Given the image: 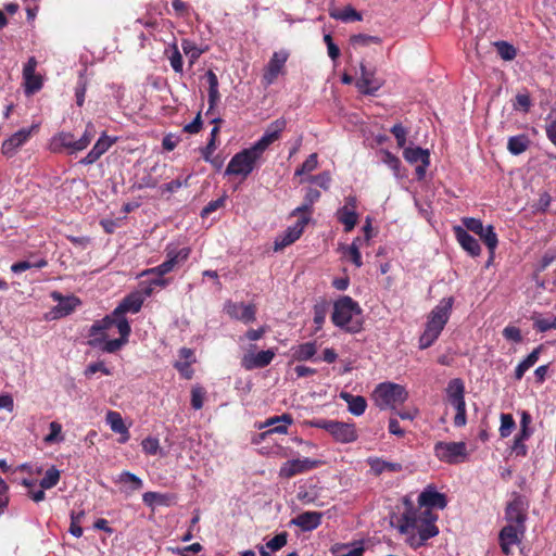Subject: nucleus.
Masks as SVG:
<instances>
[{
	"instance_id": "bb28decb",
	"label": "nucleus",
	"mask_w": 556,
	"mask_h": 556,
	"mask_svg": "<svg viewBox=\"0 0 556 556\" xmlns=\"http://www.w3.org/2000/svg\"><path fill=\"white\" fill-rule=\"evenodd\" d=\"M52 298L59 301V304L54 308L59 317L70 315L76 308V306L80 304V300L74 295L62 296L60 293L53 292Z\"/></svg>"
},
{
	"instance_id": "de8ad7c7",
	"label": "nucleus",
	"mask_w": 556,
	"mask_h": 556,
	"mask_svg": "<svg viewBox=\"0 0 556 556\" xmlns=\"http://www.w3.org/2000/svg\"><path fill=\"white\" fill-rule=\"evenodd\" d=\"M331 16L337 20H341L342 22H345V23L363 20L362 14L351 5L344 7L342 11H340L339 13H336V14H331Z\"/></svg>"
},
{
	"instance_id": "a878e982",
	"label": "nucleus",
	"mask_w": 556,
	"mask_h": 556,
	"mask_svg": "<svg viewBox=\"0 0 556 556\" xmlns=\"http://www.w3.org/2000/svg\"><path fill=\"white\" fill-rule=\"evenodd\" d=\"M63 149L70 150V153L80 151V149L77 148V140L72 132L61 131L52 137L50 150L54 153H60Z\"/></svg>"
},
{
	"instance_id": "8fccbe9b",
	"label": "nucleus",
	"mask_w": 556,
	"mask_h": 556,
	"mask_svg": "<svg viewBox=\"0 0 556 556\" xmlns=\"http://www.w3.org/2000/svg\"><path fill=\"white\" fill-rule=\"evenodd\" d=\"M495 47L498 55L505 61H511L517 55L516 48L507 41H497L495 42Z\"/></svg>"
},
{
	"instance_id": "c756f323",
	"label": "nucleus",
	"mask_w": 556,
	"mask_h": 556,
	"mask_svg": "<svg viewBox=\"0 0 556 556\" xmlns=\"http://www.w3.org/2000/svg\"><path fill=\"white\" fill-rule=\"evenodd\" d=\"M340 396L346 402L349 412L354 416H361L365 413L367 402L364 396L353 395L348 392H342Z\"/></svg>"
},
{
	"instance_id": "f8f14e48",
	"label": "nucleus",
	"mask_w": 556,
	"mask_h": 556,
	"mask_svg": "<svg viewBox=\"0 0 556 556\" xmlns=\"http://www.w3.org/2000/svg\"><path fill=\"white\" fill-rule=\"evenodd\" d=\"M224 311L231 319L248 325L255 321L257 308L253 303L245 304L243 302H232L229 300L225 303Z\"/></svg>"
},
{
	"instance_id": "9b49d317",
	"label": "nucleus",
	"mask_w": 556,
	"mask_h": 556,
	"mask_svg": "<svg viewBox=\"0 0 556 556\" xmlns=\"http://www.w3.org/2000/svg\"><path fill=\"white\" fill-rule=\"evenodd\" d=\"M256 345H251L250 350L241 358V367L245 370L261 369L267 367L276 356V348L253 352Z\"/></svg>"
},
{
	"instance_id": "dca6fc26",
	"label": "nucleus",
	"mask_w": 556,
	"mask_h": 556,
	"mask_svg": "<svg viewBox=\"0 0 556 556\" xmlns=\"http://www.w3.org/2000/svg\"><path fill=\"white\" fill-rule=\"evenodd\" d=\"M320 464V460H315L307 457L302 459H291L282 464L279 470V476L281 478L290 479L296 475L315 469L319 467Z\"/></svg>"
},
{
	"instance_id": "39448f33",
	"label": "nucleus",
	"mask_w": 556,
	"mask_h": 556,
	"mask_svg": "<svg viewBox=\"0 0 556 556\" xmlns=\"http://www.w3.org/2000/svg\"><path fill=\"white\" fill-rule=\"evenodd\" d=\"M313 428L327 431L336 442L348 444L358 439V433L353 422H344L325 418H315L308 421Z\"/></svg>"
},
{
	"instance_id": "72a5a7b5",
	"label": "nucleus",
	"mask_w": 556,
	"mask_h": 556,
	"mask_svg": "<svg viewBox=\"0 0 556 556\" xmlns=\"http://www.w3.org/2000/svg\"><path fill=\"white\" fill-rule=\"evenodd\" d=\"M190 254L189 248H182L179 250L176 249H169V247L166 248V260L164 261L165 265H167L168 269L172 271L175 266L180 263L185 262Z\"/></svg>"
},
{
	"instance_id": "4468645a",
	"label": "nucleus",
	"mask_w": 556,
	"mask_h": 556,
	"mask_svg": "<svg viewBox=\"0 0 556 556\" xmlns=\"http://www.w3.org/2000/svg\"><path fill=\"white\" fill-rule=\"evenodd\" d=\"M287 122L285 118H278L274 121L267 127L264 135L251 147L256 153H258V155L262 156L268 147L280 138L281 132L285 130Z\"/></svg>"
},
{
	"instance_id": "9d476101",
	"label": "nucleus",
	"mask_w": 556,
	"mask_h": 556,
	"mask_svg": "<svg viewBox=\"0 0 556 556\" xmlns=\"http://www.w3.org/2000/svg\"><path fill=\"white\" fill-rule=\"evenodd\" d=\"M289 52L285 49L275 51L263 71L262 84L265 87L273 85L279 75L286 73V63L289 59Z\"/></svg>"
},
{
	"instance_id": "6e6d98bb",
	"label": "nucleus",
	"mask_w": 556,
	"mask_h": 556,
	"mask_svg": "<svg viewBox=\"0 0 556 556\" xmlns=\"http://www.w3.org/2000/svg\"><path fill=\"white\" fill-rule=\"evenodd\" d=\"M545 132L548 140L556 147V111H552L546 119Z\"/></svg>"
},
{
	"instance_id": "3c124183",
	"label": "nucleus",
	"mask_w": 556,
	"mask_h": 556,
	"mask_svg": "<svg viewBox=\"0 0 556 556\" xmlns=\"http://www.w3.org/2000/svg\"><path fill=\"white\" fill-rule=\"evenodd\" d=\"M501 426H500V435L502 438H507L511 434L514 429L516 428V422L514 417L510 414H501Z\"/></svg>"
},
{
	"instance_id": "aec40b11",
	"label": "nucleus",
	"mask_w": 556,
	"mask_h": 556,
	"mask_svg": "<svg viewBox=\"0 0 556 556\" xmlns=\"http://www.w3.org/2000/svg\"><path fill=\"white\" fill-rule=\"evenodd\" d=\"M418 505V508L431 509L435 507L444 509L447 505V500L445 494L438 492L433 486L429 485L419 494Z\"/></svg>"
},
{
	"instance_id": "f704fd0d",
	"label": "nucleus",
	"mask_w": 556,
	"mask_h": 556,
	"mask_svg": "<svg viewBox=\"0 0 556 556\" xmlns=\"http://www.w3.org/2000/svg\"><path fill=\"white\" fill-rule=\"evenodd\" d=\"M530 139L527 135L513 136L508 139L507 149L514 155H519L530 147Z\"/></svg>"
},
{
	"instance_id": "69168bd1",
	"label": "nucleus",
	"mask_w": 556,
	"mask_h": 556,
	"mask_svg": "<svg viewBox=\"0 0 556 556\" xmlns=\"http://www.w3.org/2000/svg\"><path fill=\"white\" fill-rule=\"evenodd\" d=\"M456 409L454 417L455 427H463L466 425V403L465 401L452 405Z\"/></svg>"
},
{
	"instance_id": "4d7b16f0",
	"label": "nucleus",
	"mask_w": 556,
	"mask_h": 556,
	"mask_svg": "<svg viewBox=\"0 0 556 556\" xmlns=\"http://www.w3.org/2000/svg\"><path fill=\"white\" fill-rule=\"evenodd\" d=\"M25 80V91L27 93H35L40 90L42 87V78L40 75L34 74L31 76L24 77Z\"/></svg>"
},
{
	"instance_id": "680f3d73",
	"label": "nucleus",
	"mask_w": 556,
	"mask_h": 556,
	"mask_svg": "<svg viewBox=\"0 0 556 556\" xmlns=\"http://www.w3.org/2000/svg\"><path fill=\"white\" fill-rule=\"evenodd\" d=\"M343 249L344 255L348 256L356 267H361L363 265L361 251L355 244H350Z\"/></svg>"
},
{
	"instance_id": "f3484780",
	"label": "nucleus",
	"mask_w": 556,
	"mask_h": 556,
	"mask_svg": "<svg viewBox=\"0 0 556 556\" xmlns=\"http://www.w3.org/2000/svg\"><path fill=\"white\" fill-rule=\"evenodd\" d=\"M308 224V216L299 218L294 226L288 227L287 230L276 238L275 251L282 250L283 248L295 242L303 233L304 227Z\"/></svg>"
},
{
	"instance_id": "20e7f679",
	"label": "nucleus",
	"mask_w": 556,
	"mask_h": 556,
	"mask_svg": "<svg viewBox=\"0 0 556 556\" xmlns=\"http://www.w3.org/2000/svg\"><path fill=\"white\" fill-rule=\"evenodd\" d=\"M113 327L117 329L119 338L108 340L109 331L111 329H104L93 333L92 325L88 330V344L92 348H99L106 353H115L119 351L128 342L131 328L127 319L119 320L118 324H114Z\"/></svg>"
},
{
	"instance_id": "4be33fe9",
	"label": "nucleus",
	"mask_w": 556,
	"mask_h": 556,
	"mask_svg": "<svg viewBox=\"0 0 556 556\" xmlns=\"http://www.w3.org/2000/svg\"><path fill=\"white\" fill-rule=\"evenodd\" d=\"M114 142L115 139H112L103 132L88 154L79 161V164L91 165L96 163L114 144Z\"/></svg>"
},
{
	"instance_id": "58836bf2",
	"label": "nucleus",
	"mask_w": 556,
	"mask_h": 556,
	"mask_svg": "<svg viewBox=\"0 0 556 556\" xmlns=\"http://www.w3.org/2000/svg\"><path fill=\"white\" fill-rule=\"evenodd\" d=\"M142 501L150 507H153L154 505L168 506L170 504L172 496L169 494L149 491L142 495Z\"/></svg>"
},
{
	"instance_id": "0e129e2a",
	"label": "nucleus",
	"mask_w": 556,
	"mask_h": 556,
	"mask_svg": "<svg viewBox=\"0 0 556 556\" xmlns=\"http://www.w3.org/2000/svg\"><path fill=\"white\" fill-rule=\"evenodd\" d=\"M50 433L45 438V442L53 443L58 441H62V425L58 421H52L49 425Z\"/></svg>"
},
{
	"instance_id": "f03ea898",
	"label": "nucleus",
	"mask_w": 556,
	"mask_h": 556,
	"mask_svg": "<svg viewBox=\"0 0 556 556\" xmlns=\"http://www.w3.org/2000/svg\"><path fill=\"white\" fill-rule=\"evenodd\" d=\"M453 304V296L443 298L429 313L425 331L419 338L421 350L430 348L437 341L450 319Z\"/></svg>"
},
{
	"instance_id": "7ed1b4c3",
	"label": "nucleus",
	"mask_w": 556,
	"mask_h": 556,
	"mask_svg": "<svg viewBox=\"0 0 556 556\" xmlns=\"http://www.w3.org/2000/svg\"><path fill=\"white\" fill-rule=\"evenodd\" d=\"M362 314L359 304L349 295L340 296L333 303L331 321L334 326L350 333H357L363 328V323L358 318Z\"/></svg>"
},
{
	"instance_id": "ea45409f",
	"label": "nucleus",
	"mask_w": 556,
	"mask_h": 556,
	"mask_svg": "<svg viewBox=\"0 0 556 556\" xmlns=\"http://www.w3.org/2000/svg\"><path fill=\"white\" fill-rule=\"evenodd\" d=\"M48 265V261L45 257L37 258L35 261H21L11 265V270L15 274L23 273L25 270L37 268L41 269Z\"/></svg>"
},
{
	"instance_id": "a211bd4d",
	"label": "nucleus",
	"mask_w": 556,
	"mask_h": 556,
	"mask_svg": "<svg viewBox=\"0 0 556 556\" xmlns=\"http://www.w3.org/2000/svg\"><path fill=\"white\" fill-rule=\"evenodd\" d=\"M526 528L508 523L503 527L498 534V541L502 552L505 555L511 554V546L520 542L519 535H523Z\"/></svg>"
},
{
	"instance_id": "a19ab883",
	"label": "nucleus",
	"mask_w": 556,
	"mask_h": 556,
	"mask_svg": "<svg viewBox=\"0 0 556 556\" xmlns=\"http://www.w3.org/2000/svg\"><path fill=\"white\" fill-rule=\"evenodd\" d=\"M106 424L115 433H127V427L122 418V415L115 410H109L105 416Z\"/></svg>"
},
{
	"instance_id": "2eb2a0df",
	"label": "nucleus",
	"mask_w": 556,
	"mask_h": 556,
	"mask_svg": "<svg viewBox=\"0 0 556 556\" xmlns=\"http://www.w3.org/2000/svg\"><path fill=\"white\" fill-rule=\"evenodd\" d=\"M38 129V125H31L28 128H22L14 132L10 138L5 139L1 144V152L7 157L15 155L17 150L24 146L31 137L33 132Z\"/></svg>"
},
{
	"instance_id": "864d4df0",
	"label": "nucleus",
	"mask_w": 556,
	"mask_h": 556,
	"mask_svg": "<svg viewBox=\"0 0 556 556\" xmlns=\"http://www.w3.org/2000/svg\"><path fill=\"white\" fill-rule=\"evenodd\" d=\"M318 165V155L317 153H312L307 156V159L295 169L294 175L301 176L307 173H311L317 168Z\"/></svg>"
},
{
	"instance_id": "5fc2aeb1",
	"label": "nucleus",
	"mask_w": 556,
	"mask_h": 556,
	"mask_svg": "<svg viewBox=\"0 0 556 556\" xmlns=\"http://www.w3.org/2000/svg\"><path fill=\"white\" fill-rule=\"evenodd\" d=\"M118 481L122 483H129L131 491L140 490L143 485L142 480L129 471H123L119 475Z\"/></svg>"
},
{
	"instance_id": "c85d7f7f",
	"label": "nucleus",
	"mask_w": 556,
	"mask_h": 556,
	"mask_svg": "<svg viewBox=\"0 0 556 556\" xmlns=\"http://www.w3.org/2000/svg\"><path fill=\"white\" fill-rule=\"evenodd\" d=\"M446 395L451 405L465 401V386L463 380L459 378L450 380L446 388Z\"/></svg>"
},
{
	"instance_id": "bf43d9fd",
	"label": "nucleus",
	"mask_w": 556,
	"mask_h": 556,
	"mask_svg": "<svg viewBox=\"0 0 556 556\" xmlns=\"http://www.w3.org/2000/svg\"><path fill=\"white\" fill-rule=\"evenodd\" d=\"M531 105L532 102L528 92L518 93L513 103L515 110L523 111L525 113L530 111Z\"/></svg>"
},
{
	"instance_id": "2f4dec72",
	"label": "nucleus",
	"mask_w": 556,
	"mask_h": 556,
	"mask_svg": "<svg viewBox=\"0 0 556 556\" xmlns=\"http://www.w3.org/2000/svg\"><path fill=\"white\" fill-rule=\"evenodd\" d=\"M403 156L410 164H415L418 162L424 163L426 165L430 164L429 150L422 149L420 147L405 148L404 152H403Z\"/></svg>"
},
{
	"instance_id": "c9c22d12",
	"label": "nucleus",
	"mask_w": 556,
	"mask_h": 556,
	"mask_svg": "<svg viewBox=\"0 0 556 556\" xmlns=\"http://www.w3.org/2000/svg\"><path fill=\"white\" fill-rule=\"evenodd\" d=\"M205 77L208 84V105L210 109H213L220 98L218 91V78L217 75L212 70H208L206 72Z\"/></svg>"
},
{
	"instance_id": "423d86ee",
	"label": "nucleus",
	"mask_w": 556,
	"mask_h": 556,
	"mask_svg": "<svg viewBox=\"0 0 556 556\" xmlns=\"http://www.w3.org/2000/svg\"><path fill=\"white\" fill-rule=\"evenodd\" d=\"M143 304V298L139 294H130L127 295L110 314L106 315L104 318L100 320H96L93 323V333L96 331H101L104 329H112L114 324H118L122 319H127L125 317V314L130 313H138Z\"/></svg>"
},
{
	"instance_id": "412c9836",
	"label": "nucleus",
	"mask_w": 556,
	"mask_h": 556,
	"mask_svg": "<svg viewBox=\"0 0 556 556\" xmlns=\"http://www.w3.org/2000/svg\"><path fill=\"white\" fill-rule=\"evenodd\" d=\"M382 80L375 76V72L361 64V77L356 83L358 90L364 94H375L381 87Z\"/></svg>"
},
{
	"instance_id": "6ab92c4d",
	"label": "nucleus",
	"mask_w": 556,
	"mask_h": 556,
	"mask_svg": "<svg viewBox=\"0 0 556 556\" xmlns=\"http://www.w3.org/2000/svg\"><path fill=\"white\" fill-rule=\"evenodd\" d=\"M293 424V417L290 414H282L280 416H273L268 419H266L263 424L258 426V429L271 427L265 432H263L261 435L262 438H266L267 435L279 433V434H287L288 433V427Z\"/></svg>"
},
{
	"instance_id": "37998d69",
	"label": "nucleus",
	"mask_w": 556,
	"mask_h": 556,
	"mask_svg": "<svg viewBox=\"0 0 556 556\" xmlns=\"http://www.w3.org/2000/svg\"><path fill=\"white\" fill-rule=\"evenodd\" d=\"M314 313V324H315V331H319L326 320V316L328 313V304L326 301H321L319 303H316L313 307Z\"/></svg>"
},
{
	"instance_id": "7c9ffc66",
	"label": "nucleus",
	"mask_w": 556,
	"mask_h": 556,
	"mask_svg": "<svg viewBox=\"0 0 556 556\" xmlns=\"http://www.w3.org/2000/svg\"><path fill=\"white\" fill-rule=\"evenodd\" d=\"M337 219L344 226V231L350 232L354 229L358 220V214L349 206L340 207L336 213Z\"/></svg>"
},
{
	"instance_id": "338daca9",
	"label": "nucleus",
	"mask_w": 556,
	"mask_h": 556,
	"mask_svg": "<svg viewBox=\"0 0 556 556\" xmlns=\"http://www.w3.org/2000/svg\"><path fill=\"white\" fill-rule=\"evenodd\" d=\"M205 391L201 387H194L191 390V406L194 409H201L203 407Z\"/></svg>"
},
{
	"instance_id": "13d9d810",
	"label": "nucleus",
	"mask_w": 556,
	"mask_h": 556,
	"mask_svg": "<svg viewBox=\"0 0 556 556\" xmlns=\"http://www.w3.org/2000/svg\"><path fill=\"white\" fill-rule=\"evenodd\" d=\"M288 541V532L283 531L278 534H276L273 539H270L266 543V547L269 548L273 552L281 549Z\"/></svg>"
},
{
	"instance_id": "0eeeda50",
	"label": "nucleus",
	"mask_w": 556,
	"mask_h": 556,
	"mask_svg": "<svg viewBox=\"0 0 556 556\" xmlns=\"http://www.w3.org/2000/svg\"><path fill=\"white\" fill-rule=\"evenodd\" d=\"M372 396L380 409H387L403 404L408 397V392L401 384L382 382L376 387Z\"/></svg>"
},
{
	"instance_id": "774afa93",
	"label": "nucleus",
	"mask_w": 556,
	"mask_h": 556,
	"mask_svg": "<svg viewBox=\"0 0 556 556\" xmlns=\"http://www.w3.org/2000/svg\"><path fill=\"white\" fill-rule=\"evenodd\" d=\"M142 450L148 455H155L160 450V441L156 438L148 437L141 442Z\"/></svg>"
},
{
	"instance_id": "6e6552de",
	"label": "nucleus",
	"mask_w": 556,
	"mask_h": 556,
	"mask_svg": "<svg viewBox=\"0 0 556 556\" xmlns=\"http://www.w3.org/2000/svg\"><path fill=\"white\" fill-rule=\"evenodd\" d=\"M262 156L252 147L236 153L227 165L226 175H241L247 178L255 168Z\"/></svg>"
},
{
	"instance_id": "c03bdc74",
	"label": "nucleus",
	"mask_w": 556,
	"mask_h": 556,
	"mask_svg": "<svg viewBox=\"0 0 556 556\" xmlns=\"http://www.w3.org/2000/svg\"><path fill=\"white\" fill-rule=\"evenodd\" d=\"M531 319L533 320V327L539 332L556 329V315L553 318H544L540 314H534Z\"/></svg>"
},
{
	"instance_id": "e2e57ef3",
	"label": "nucleus",
	"mask_w": 556,
	"mask_h": 556,
	"mask_svg": "<svg viewBox=\"0 0 556 556\" xmlns=\"http://www.w3.org/2000/svg\"><path fill=\"white\" fill-rule=\"evenodd\" d=\"M462 222L465 230L472 231L476 235L483 232V224L480 219L473 217H464Z\"/></svg>"
},
{
	"instance_id": "052dcab7",
	"label": "nucleus",
	"mask_w": 556,
	"mask_h": 556,
	"mask_svg": "<svg viewBox=\"0 0 556 556\" xmlns=\"http://www.w3.org/2000/svg\"><path fill=\"white\" fill-rule=\"evenodd\" d=\"M390 131L395 137L397 146L404 148L406 144L407 129L401 123H397L392 126Z\"/></svg>"
},
{
	"instance_id": "5701e85b",
	"label": "nucleus",
	"mask_w": 556,
	"mask_h": 556,
	"mask_svg": "<svg viewBox=\"0 0 556 556\" xmlns=\"http://www.w3.org/2000/svg\"><path fill=\"white\" fill-rule=\"evenodd\" d=\"M324 513L321 511H303L291 519L290 523L296 526L303 532H311L321 525Z\"/></svg>"
},
{
	"instance_id": "393cba45",
	"label": "nucleus",
	"mask_w": 556,
	"mask_h": 556,
	"mask_svg": "<svg viewBox=\"0 0 556 556\" xmlns=\"http://www.w3.org/2000/svg\"><path fill=\"white\" fill-rule=\"evenodd\" d=\"M505 518L511 525L515 523L516 526L526 528L525 522L527 519V514L523 501L520 496L515 497L511 502L508 503L505 509Z\"/></svg>"
},
{
	"instance_id": "09e8293b",
	"label": "nucleus",
	"mask_w": 556,
	"mask_h": 556,
	"mask_svg": "<svg viewBox=\"0 0 556 556\" xmlns=\"http://www.w3.org/2000/svg\"><path fill=\"white\" fill-rule=\"evenodd\" d=\"M60 477H61V473H60L59 469H56L55 467L49 468L46 471L45 477L40 480V488L41 489H51V488L55 486L60 481Z\"/></svg>"
},
{
	"instance_id": "79ce46f5",
	"label": "nucleus",
	"mask_w": 556,
	"mask_h": 556,
	"mask_svg": "<svg viewBox=\"0 0 556 556\" xmlns=\"http://www.w3.org/2000/svg\"><path fill=\"white\" fill-rule=\"evenodd\" d=\"M478 236L484 242L491 255H493L498 243L497 235L494 230V227L492 225H489L486 227L483 226V232L478 233Z\"/></svg>"
},
{
	"instance_id": "4c0bfd02",
	"label": "nucleus",
	"mask_w": 556,
	"mask_h": 556,
	"mask_svg": "<svg viewBox=\"0 0 556 556\" xmlns=\"http://www.w3.org/2000/svg\"><path fill=\"white\" fill-rule=\"evenodd\" d=\"M168 52H170V54L168 55V60L172 68L174 70L175 73L182 74L184 61L176 40H174V42L170 43L168 48L165 50L166 54Z\"/></svg>"
},
{
	"instance_id": "e433bc0d",
	"label": "nucleus",
	"mask_w": 556,
	"mask_h": 556,
	"mask_svg": "<svg viewBox=\"0 0 556 556\" xmlns=\"http://www.w3.org/2000/svg\"><path fill=\"white\" fill-rule=\"evenodd\" d=\"M317 352L315 342H305L293 349V358L299 362L308 361Z\"/></svg>"
},
{
	"instance_id": "603ef678",
	"label": "nucleus",
	"mask_w": 556,
	"mask_h": 556,
	"mask_svg": "<svg viewBox=\"0 0 556 556\" xmlns=\"http://www.w3.org/2000/svg\"><path fill=\"white\" fill-rule=\"evenodd\" d=\"M96 134L97 130L94 125L91 122H89L86 125L83 136L79 139H77V148L80 149V151L85 150L91 143Z\"/></svg>"
},
{
	"instance_id": "473e14b6",
	"label": "nucleus",
	"mask_w": 556,
	"mask_h": 556,
	"mask_svg": "<svg viewBox=\"0 0 556 556\" xmlns=\"http://www.w3.org/2000/svg\"><path fill=\"white\" fill-rule=\"evenodd\" d=\"M364 552L362 541L353 544H337L331 548L333 556H362Z\"/></svg>"
},
{
	"instance_id": "a18cd8bd",
	"label": "nucleus",
	"mask_w": 556,
	"mask_h": 556,
	"mask_svg": "<svg viewBox=\"0 0 556 556\" xmlns=\"http://www.w3.org/2000/svg\"><path fill=\"white\" fill-rule=\"evenodd\" d=\"M181 48L184 53L188 56L190 65H192L203 53V50L198 48V46L189 39L181 40Z\"/></svg>"
},
{
	"instance_id": "cd10ccee",
	"label": "nucleus",
	"mask_w": 556,
	"mask_h": 556,
	"mask_svg": "<svg viewBox=\"0 0 556 556\" xmlns=\"http://www.w3.org/2000/svg\"><path fill=\"white\" fill-rule=\"evenodd\" d=\"M367 463L370 467V470L375 476H380L381 473L388 472H400L403 469L402 464L383 460L379 457H369Z\"/></svg>"
},
{
	"instance_id": "ddd939ff",
	"label": "nucleus",
	"mask_w": 556,
	"mask_h": 556,
	"mask_svg": "<svg viewBox=\"0 0 556 556\" xmlns=\"http://www.w3.org/2000/svg\"><path fill=\"white\" fill-rule=\"evenodd\" d=\"M287 122L285 118H278L274 121L267 127L264 135L251 147L256 153H258V155L262 156L268 147L280 138L281 132L285 130Z\"/></svg>"
},
{
	"instance_id": "f257e3e1",
	"label": "nucleus",
	"mask_w": 556,
	"mask_h": 556,
	"mask_svg": "<svg viewBox=\"0 0 556 556\" xmlns=\"http://www.w3.org/2000/svg\"><path fill=\"white\" fill-rule=\"evenodd\" d=\"M439 516L428 508L406 507L399 519L397 529L405 534L406 543L413 548L418 549L426 545L429 539L439 534L437 526Z\"/></svg>"
},
{
	"instance_id": "1a4fd4ad",
	"label": "nucleus",
	"mask_w": 556,
	"mask_h": 556,
	"mask_svg": "<svg viewBox=\"0 0 556 556\" xmlns=\"http://www.w3.org/2000/svg\"><path fill=\"white\" fill-rule=\"evenodd\" d=\"M433 453L439 460L451 465L464 463L468 458L465 442L439 441L434 444Z\"/></svg>"
},
{
	"instance_id": "49530a36",
	"label": "nucleus",
	"mask_w": 556,
	"mask_h": 556,
	"mask_svg": "<svg viewBox=\"0 0 556 556\" xmlns=\"http://www.w3.org/2000/svg\"><path fill=\"white\" fill-rule=\"evenodd\" d=\"M382 42V39L378 36H371V35H366V34H356V35H352L350 37V43L353 46V47H364V46H369L371 43L374 45H380Z\"/></svg>"
},
{
	"instance_id": "b1692460",
	"label": "nucleus",
	"mask_w": 556,
	"mask_h": 556,
	"mask_svg": "<svg viewBox=\"0 0 556 556\" xmlns=\"http://www.w3.org/2000/svg\"><path fill=\"white\" fill-rule=\"evenodd\" d=\"M453 232L459 245L472 257L479 256L481 247L478 240L468 233L462 226H454Z\"/></svg>"
}]
</instances>
